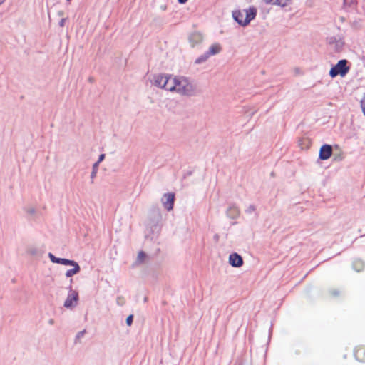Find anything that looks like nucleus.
Returning a JSON list of instances; mask_svg holds the SVG:
<instances>
[{
  "mask_svg": "<svg viewBox=\"0 0 365 365\" xmlns=\"http://www.w3.org/2000/svg\"><path fill=\"white\" fill-rule=\"evenodd\" d=\"M354 356L357 361L365 363V346H356L354 350Z\"/></svg>",
  "mask_w": 365,
  "mask_h": 365,
  "instance_id": "7",
  "label": "nucleus"
},
{
  "mask_svg": "<svg viewBox=\"0 0 365 365\" xmlns=\"http://www.w3.org/2000/svg\"><path fill=\"white\" fill-rule=\"evenodd\" d=\"M97 168H98V167H96V168H94V165L93 166V171H92V173H91V178H94L95 177L96 173L97 172Z\"/></svg>",
  "mask_w": 365,
  "mask_h": 365,
  "instance_id": "20",
  "label": "nucleus"
},
{
  "mask_svg": "<svg viewBox=\"0 0 365 365\" xmlns=\"http://www.w3.org/2000/svg\"><path fill=\"white\" fill-rule=\"evenodd\" d=\"M361 107L365 115V96L361 100Z\"/></svg>",
  "mask_w": 365,
  "mask_h": 365,
  "instance_id": "17",
  "label": "nucleus"
},
{
  "mask_svg": "<svg viewBox=\"0 0 365 365\" xmlns=\"http://www.w3.org/2000/svg\"><path fill=\"white\" fill-rule=\"evenodd\" d=\"M61 26H63V21L61 22Z\"/></svg>",
  "mask_w": 365,
  "mask_h": 365,
  "instance_id": "23",
  "label": "nucleus"
},
{
  "mask_svg": "<svg viewBox=\"0 0 365 365\" xmlns=\"http://www.w3.org/2000/svg\"><path fill=\"white\" fill-rule=\"evenodd\" d=\"M194 91V86L188 81L187 78L177 76L175 92L181 95L190 96L193 94Z\"/></svg>",
  "mask_w": 365,
  "mask_h": 365,
  "instance_id": "3",
  "label": "nucleus"
},
{
  "mask_svg": "<svg viewBox=\"0 0 365 365\" xmlns=\"http://www.w3.org/2000/svg\"><path fill=\"white\" fill-rule=\"evenodd\" d=\"M5 1V0H0V5L3 4Z\"/></svg>",
  "mask_w": 365,
  "mask_h": 365,
  "instance_id": "22",
  "label": "nucleus"
},
{
  "mask_svg": "<svg viewBox=\"0 0 365 365\" xmlns=\"http://www.w3.org/2000/svg\"><path fill=\"white\" fill-rule=\"evenodd\" d=\"M187 0H178L179 3L185 4Z\"/></svg>",
  "mask_w": 365,
  "mask_h": 365,
  "instance_id": "21",
  "label": "nucleus"
},
{
  "mask_svg": "<svg viewBox=\"0 0 365 365\" xmlns=\"http://www.w3.org/2000/svg\"><path fill=\"white\" fill-rule=\"evenodd\" d=\"M49 257L52 262L58 263L63 265H68V264H72V260L64 259V258H57L51 253L49 254Z\"/></svg>",
  "mask_w": 365,
  "mask_h": 365,
  "instance_id": "11",
  "label": "nucleus"
},
{
  "mask_svg": "<svg viewBox=\"0 0 365 365\" xmlns=\"http://www.w3.org/2000/svg\"><path fill=\"white\" fill-rule=\"evenodd\" d=\"M332 154V148L329 145H324L319 151V158L321 160L329 159Z\"/></svg>",
  "mask_w": 365,
  "mask_h": 365,
  "instance_id": "8",
  "label": "nucleus"
},
{
  "mask_svg": "<svg viewBox=\"0 0 365 365\" xmlns=\"http://www.w3.org/2000/svg\"><path fill=\"white\" fill-rule=\"evenodd\" d=\"M229 262L232 267H240L243 264V259L238 254L232 253L229 257Z\"/></svg>",
  "mask_w": 365,
  "mask_h": 365,
  "instance_id": "9",
  "label": "nucleus"
},
{
  "mask_svg": "<svg viewBox=\"0 0 365 365\" xmlns=\"http://www.w3.org/2000/svg\"><path fill=\"white\" fill-rule=\"evenodd\" d=\"M133 315H129L127 319H126V323L128 326H130L132 324V322H133Z\"/></svg>",
  "mask_w": 365,
  "mask_h": 365,
  "instance_id": "18",
  "label": "nucleus"
},
{
  "mask_svg": "<svg viewBox=\"0 0 365 365\" xmlns=\"http://www.w3.org/2000/svg\"><path fill=\"white\" fill-rule=\"evenodd\" d=\"M344 2L346 4L351 5V4H356V0H344Z\"/></svg>",
  "mask_w": 365,
  "mask_h": 365,
  "instance_id": "19",
  "label": "nucleus"
},
{
  "mask_svg": "<svg viewBox=\"0 0 365 365\" xmlns=\"http://www.w3.org/2000/svg\"><path fill=\"white\" fill-rule=\"evenodd\" d=\"M257 14V9L250 7L248 9L236 11L233 12V17L242 26L247 25L251 20L254 19Z\"/></svg>",
  "mask_w": 365,
  "mask_h": 365,
  "instance_id": "1",
  "label": "nucleus"
},
{
  "mask_svg": "<svg viewBox=\"0 0 365 365\" xmlns=\"http://www.w3.org/2000/svg\"><path fill=\"white\" fill-rule=\"evenodd\" d=\"M145 258H146V255L145 252H143V251H140L138 252V257H137L138 262L142 263L145 260Z\"/></svg>",
  "mask_w": 365,
  "mask_h": 365,
  "instance_id": "14",
  "label": "nucleus"
},
{
  "mask_svg": "<svg viewBox=\"0 0 365 365\" xmlns=\"http://www.w3.org/2000/svg\"><path fill=\"white\" fill-rule=\"evenodd\" d=\"M346 60H340L337 64L331 68L329 75L334 78L338 75L344 76L349 71V68L346 66Z\"/></svg>",
  "mask_w": 365,
  "mask_h": 365,
  "instance_id": "4",
  "label": "nucleus"
},
{
  "mask_svg": "<svg viewBox=\"0 0 365 365\" xmlns=\"http://www.w3.org/2000/svg\"><path fill=\"white\" fill-rule=\"evenodd\" d=\"M221 50L222 47L219 43H214L210 47L209 51L207 52V54H209V56H213L219 53L221 51Z\"/></svg>",
  "mask_w": 365,
  "mask_h": 365,
  "instance_id": "12",
  "label": "nucleus"
},
{
  "mask_svg": "<svg viewBox=\"0 0 365 365\" xmlns=\"http://www.w3.org/2000/svg\"><path fill=\"white\" fill-rule=\"evenodd\" d=\"M209 54H207V53L205 54H204L203 56H200V58H198L197 60H196V63H200L201 62H203L205 61H206L208 58H209Z\"/></svg>",
  "mask_w": 365,
  "mask_h": 365,
  "instance_id": "15",
  "label": "nucleus"
},
{
  "mask_svg": "<svg viewBox=\"0 0 365 365\" xmlns=\"http://www.w3.org/2000/svg\"><path fill=\"white\" fill-rule=\"evenodd\" d=\"M104 158H105V155H104V154H101V155H100L98 162H96V163H94V168H96V167H98V166L99 163H101V161H103V160H104Z\"/></svg>",
  "mask_w": 365,
  "mask_h": 365,
  "instance_id": "16",
  "label": "nucleus"
},
{
  "mask_svg": "<svg viewBox=\"0 0 365 365\" xmlns=\"http://www.w3.org/2000/svg\"><path fill=\"white\" fill-rule=\"evenodd\" d=\"M163 204L165 208L168 211H170L173 208L174 202H175V194L174 193H165L163 195Z\"/></svg>",
  "mask_w": 365,
  "mask_h": 365,
  "instance_id": "5",
  "label": "nucleus"
},
{
  "mask_svg": "<svg viewBox=\"0 0 365 365\" xmlns=\"http://www.w3.org/2000/svg\"><path fill=\"white\" fill-rule=\"evenodd\" d=\"M78 300V294L76 292H72L69 294L64 302V307L66 308H72L77 304Z\"/></svg>",
  "mask_w": 365,
  "mask_h": 365,
  "instance_id": "6",
  "label": "nucleus"
},
{
  "mask_svg": "<svg viewBox=\"0 0 365 365\" xmlns=\"http://www.w3.org/2000/svg\"><path fill=\"white\" fill-rule=\"evenodd\" d=\"M72 264H68V265H71L73 267L72 269L67 270L66 272V276L67 277H71L76 274H78L80 272V267L77 262L72 260Z\"/></svg>",
  "mask_w": 365,
  "mask_h": 365,
  "instance_id": "10",
  "label": "nucleus"
},
{
  "mask_svg": "<svg viewBox=\"0 0 365 365\" xmlns=\"http://www.w3.org/2000/svg\"><path fill=\"white\" fill-rule=\"evenodd\" d=\"M267 4L273 5H279L281 6H285L288 4L289 0H264Z\"/></svg>",
  "mask_w": 365,
  "mask_h": 365,
  "instance_id": "13",
  "label": "nucleus"
},
{
  "mask_svg": "<svg viewBox=\"0 0 365 365\" xmlns=\"http://www.w3.org/2000/svg\"><path fill=\"white\" fill-rule=\"evenodd\" d=\"M177 76L158 75L154 78L155 85L169 91H175Z\"/></svg>",
  "mask_w": 365,
  "mask_h": 365,
  "instance_id": "2",
  "label": "nucleus"
}]
</instances>
